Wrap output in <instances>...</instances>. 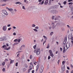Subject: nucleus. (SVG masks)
<instances>
[{"mask_svg": "<svg viewBox=\"0 0 73 73\" xmlns=\"http://www.w3.org/2000/svg\"><path fill=\"white\" fill-rule=\"evenodd\" d=\"M70 5L69 6V8H71V11H73V3L72 2H70L68 3V5Z\"/></svg>", "mask_w": 73, "mask_h": 73, "instance_id": "obj_1", "label": "nucleus"}, {"mask_svg": "<svg viewBox=\"0 0 73 73\" xmlns=\"http://www.w3.org/2000/svg\"><path fill=\"white\" fill-rule=\"evenodd\" d=\"M34 68V67H33V64H31L29 66V69L28 70L29 72H28L29 73L30 70H32V69Z\"/></svg>", "mask_w": 73, "mask_h": 73, "instance_id": "obj_2", "label": "nucleus"}, {"mask_svg": "<svg viewBox=\"0 0 73 73\" xmlns=\"http://www.w3.org/2000/svg\"><path fill=\"white\" fill-rule=\"evenodd\" d=\"M56 23H51V25L52 26V28L53 29H54L56 28Z\"/></svg>", "mask_w": 73, "mask_h": 73, "instance_id": "obj_3", "label": "nucleus"}, {"mask_svg": "<svg viewBox=\"0 0 73 73\" xmlns=\"http://www.w3.org/2000/svg\"><path fill=\"white\" fill-rule=\"evenodd\" d=\"M43 70H44V66H41V68H40V73H41L43 72Z\"/></svg>", "mask_w": 73, "mask_h": 73, "instance_id": "obj_4", "label": "nucleus"}, {"mask_svg": "<svg viewBox=\"0 0 73 73\" xmlns=\"http://www.w3.org/2000/svg\"><path fill=\"white\" fill-rule=\"evenodd\" d=\"M3 13H4V15H6L7 16V15H8V13H7V11L4 10H3Z\"/></svg>", "mask_w": 73, "mask_h": 73, "instance_id": "obj_5", "label": "nucleus"}, {"mask_svg": "<svg viewBox=\"0 0 73 73\" xmlns=\"http://www.w3.org/2000/svg\"><path fill=\"white\" fill-rule=\"evenodd\" d=\"M40 54V48H39L38 50V51L36 52V54L37 55H39Z\"/></svg>", "mask_w": 73, "mask_h": 73, "instance_id": "obj_6", "label": "nucleus"}, {"mask_svg": "<svg viewBox=\"0 0 73 73\" xmlns=\"http://www.w3.org/2000/svg\"><path fill=\"white\" fill-rule=\"evenodd\" d=\"M66 46L67 47V48L68 49L70 46V43L67 42L66 44Z\"/></svg>", "mask_w": 73, "mask_h": 73, "instance_id": "obj_7", "label": "nucleus"}, {"mask_svg": "<svg viewBox=\"0 0 73 73\" xmlns=\"http://www.w3.org/2000/svg\"><path fill=\"white\" fill-rule=\"evenodd\" d=\"M66 41H67V38L65 37L64 39V41L63 42L64 44H66Z\"/></svg>", "mask_w": 73, "mask_h": 73, "instance_id": "obj_8", "label": "nucleus"}, {"mask_svg": "<svg viewBox=\"0 0 73 73\" xmlns=\"http://www.w3.org/2000/svg\"><path fill=\"white\" fill-rule=\"evenodd\" d=\"M2 41H5L7 40V38L5 36H4L2 38Z\"/></svg>", "mask_w": 73, "mask_h": 73, "instance_id": "obj_9", "label": "nucleus"}, {"mask_svg": "<svg viewBox=\"0 0 73 73\" xmlns=\"http://www.w3.org/2000/svg\"><path fill=\"white\" fill-rule=\"evenodd\" d=\"M25 46L24 44L22 45L20 48V50H21L23 48H25Z\"/></svg>", "mask_w": 73, "mask_h": 73, "instance_id": "obj_10", "label": "nucleus"}, {"mask_svg": "<svg viewBox=\"0 0 73 73\" xmlns=\"http://www.w3.org/2000/svg\"><path fill=\"white\" fill-rule=\"evenodd\" d=\"M48 0H46L45 1V2L44 3V4H45V5H47V4H48Z\"/></svg>", "mask_w": 73, "mask_h": 73, "instance_id": "obj_11", "label": "nucleus"}, {"mask_svg": "<svg viewBox=\"0 0 73 73\" xmlns=\"http://www.w3.org/2000/svg\"><path fill=\"white\" fill-rule=\"evenodd\" d=\"M38 48H36V49L35 50L34 52L35 53H37V52L38 51Z\"/></svg>", "mask_w": 73, "mask_h": 73, "instance_id": "obj_12", "label": "nucleus"}, {"mask_svg": "<svg viewBox=\"0 0 73 73\" xmlns=\"http://www.w3.org/2000/svg\"><path fill=\"white\" fill-rule=\"evenodd\" d=\"M5 26H4L3 27V30L4 31H6V29H7V27H6V29H5Z\"/></svg>", "mask_w": 73, "mask_h": 73, "instance_id": "obj_13", "label": "nucleus"}, {"mask_svg": "<svg viewBox=\"0 0 73 73\" xmlns=\"http://www.w3.org/2000/svg\"><path fill=\"white\" fill-rule=\"evenodd\" d=\"M50 56H51L53 58V56H54V54H53V53H51L50 54Z\"/></svg>", "mask_w": 73, "mask_h": 73, "instance_id": "obj_14", "label": "nucleus"}, {"mask_svg": "<svg viewBox=\"0 0 73 73\" xmlns=\"http://www.w3.org/2000/svg\"><path fill=\"white\" fill-rule=\"evenodd\" d=\"M66 51H65V47H64V48H63V53H65V52Z\"/></svg>", "mask_w": 73, "mask_h": 73, "instance_id": "obj_15", "label": "nucleus"}, {"mask_svg": "<svg viewBox=\"0 0 73 73\" xmlns=\"http://www.w3.org/2000/svg\"><path fill=\"white\" fill-rule=\"evenodd\" d=\"M44 1H42L41 2L39 3V4H40V5H42L44 4Z\"/></svg>", "mask_w": 73, "mask_h": 73, "instance_id": "obj_16", "label": "nucleus"}, {"mask_svg": "<svg viewBox=\"0 0 73 73\" xmlns=\"http://www.w3.org/2000/svg\"><path fill=\"white\" fill-rule=\"evenodd\" d=\"M56 12V11L52 10L50 12H51V13H54V12Z\"/></svg>", "mask_w": 73, "mask_h": 73, "instance_id": "obj_17", "label": "nucleus"}, {"mask_svg": "<svg viewBox=\"0 0 73 73\" xmlns=\"http://www.w3.org/2000/svg\"><path fill=\"white\" fill-rule=\"evenodd\" d=\"M61 68L65 69V64L62 65V66H61Z\"/></svg>", "mask_w": 73, "mask_h": 73, "instance_id": "obj_18", "label": "nucleus"}, {"mask_svg": "<svg viewBox=\"0 0 73 73\" xmlns=\"http://www.w3.org/2000/svg\"><path fill=\"white\" fill-rule=\"evenodd\" d=\"M57 18H55L54 19V20H57V19H60V16H58L57 17Z\"/></svg>", "mask_w": 73, "mask_h": 73, "instance_id": "obj_19", "label": "nucleus"}, {"mask_svg": "<svg viewBox=\"0 0 73 73\" xmlns=\"http://www.w3.org/2000/svg\"><path fill=\"white\" fill-rule=\"evenodd\" d=\"M50 46L49 43H48L47 44V46L46 47V48H47V49H48V48H49Z\"/></svg>", "mask_w": 73, "mask_h": 73, "instance_id": "obj_20", "label": "nucleus"}, {"mask_svg": "<svg viewBox=\"0 0 73 73\" xmlns=\"http://www.w3.org/2000/svg\"><path fill=\"white\" fill-rule=\"evenodd\" d=\"M56 23V26H58V25H60V23Z\"/></svg>", "mask_w": 73, "mask_h": 73, "instance_id": "obj_21", "label": "nucleus"}, {"mask_svg": "<svg viewBox=\"0 0 73 73\" xmlns=\"http://www.w3.org/2000/svg\"><path fill=\"white\" fill-rule=\"evenodd\" d=\"M39 67V65H37L36 69V72H37V70H38V69Z\"/></svg>", "mask_w": 73, "mask_h": 73, "instance_id": "obj_22", "label": "nucleus"}, {"mask_svg": "<svg viewBox=\"0 0 73 73\" xmlns=\"http://www.w3.org/2000/svg\"><path fill=\"white\" fill-rule=\"evenodd\" d=\"M61 70L62 72H64V71H65V68H62L61 69Z\"/></svg>", "mask_w": 73, "mask_h": 73, "instance_id": "obj_23", "label": "nucleus"}, {"mask_svg": "<svg viewBox=\"0 0 73 73\" xmlns=\"http://www.w3.org/2000/svg\"><path fill=\"white\" fill-rule=\"evenodd\" d=\"M43 37L44 38V39L45 40H47V37H46L45 36H43Z\"/></svg>", "mask_w": 73, "mask_h": 73, "instance_id": "obj_24", "label": "nucleus"}, {"mask_svg": "<svg viewBox=\"0 0 73 73\" xmlns=\"http://www.w3.org/2000/svg\"><path fill=\"white\" fill-rule=\"evenodd\" d=\"M30 57H29V58H30V59H32V58L33 57L32 55H30Z\"/></svg>", "mask_w": 73, "mask_h": 73, "instance_id": "obj_25", "label": "nucleus"}, {"mask_svg": "<svg viewBox=\"0 0 73 73\" xmlns=\"http://www.w3.org/2000/svg\"><path fill=\"white\" fill-rule=\"evenodd\" d=\"M37 46V45L36 44L33 47V48L34 49H36V47Z\"/></svg>", "mask_w": 73, "mask_h": 73, "instance_id": "obj_26", "label": "nucleus"}, {"mask_svg": "<svg viewBox=\"0 0 73 73\" xmlns=\"http://www.w3.org/2000/svg\"><path fill=\"white\" fill-rule=\"evenodd\" d=\"M66 62V61H63L62 62V65H64V64H65V62Z\"/></svg>", "mask_w": 73, "mask_h": 73, "instance_id": "obj_27", "label": "nucleus"}, {"mask_svg": "<svg viewBox=\"0 0 73 73\" xmlns=\"http://www.w3.org/2000/svg\"><path fill=\"white\" fill-rule=\"evenodd\" d=\"M53 32H52L50 33V36H52L53 35Z\"/></svg>", "mask_w": 73, "mask_h": 73, "instance_id": "obj_28", "label": "nucleus"}, {"mask_svg": "<svg viewBox=\"0 0 73 73\" xmlns=\"http://www.w3.org/2000/svg\"><path fill=\"white\" fill-rule=\"evenodd\" d=\"M34 31H35V32H38V30H37L36 29H33Z\"/></svg>", "mask_w": 73, "mask_h": 73, "instance_id": "obj_29", "label": "nucleus"}, {"mask_svg": "<svg viewBox=\"0 0 73 73\" xmlns=\"http://www.w3.org/2000/svg\"><path fill=\"white\" fill-rule=\"evenodd\" d=\"M36 27V25L35 24H33L32 25V27Z\"/></svg>", "mask_w": 73, "mask_h": 73, "instance_id": "obj_30", "label": "nucleus"}, {"mask_svg": "<svg viewBox=\"0 0 73 73\" xmlns=\"http://www.w3.org/2000/svg\"><path fill=\"white\" fill-rule=\"evenodd\" d=\"M49 52L50 54V53H52V51L51 50H49Z\"/></svg>", "mask_w": 73, "mask_h": 73, "instance_id": "obj_31", "label": "nucleus"}, {"mask_svg": "<svg viewBox=\"0 0 73 73\" xmlns=\"http://www.w3.org/2000/svg\"><path fill=\"white\" fill-rule=\"evenodd\" d=\"M24 2L25 3H28V1L27 0H24Z\"/></svg>", "mask_w": 73, "mask_h": 73, "instance_id": "obj_32", "label": "nucleus"}, {"mask_svg": "<svg viewBox=\"0 0 73 73\" xmlns=\"http://www.w3.org/2000/svg\"><path fill=\"white\" fill-rule=\"evenodd\" d=\"M55 17L54 16H53L51 18V19L52 20H54V18Z\"/></svg>", "mask_w": 73, "mask_h": 73, "instance_id": "obj_33", "label": "nucleus"}, {"mask_svg": "<svg viewBox=\"0 0 73 73\" xmlns=\"http://www.w3.org/2000/svg\"><path fill=\"white\" fill-rule=\"evenodd\" d=\"M9 11H12L13 9H9Z\"/></svg>", "mask_w": 73, "mask_h": 73, "instance_id": "obj_34", "label": "nucleus"}, {"mask_svg": "<svg viewBox=\"0 0 73 73\" xmlns=\"http://www.w3.org/2000/svg\"><path fill=\"white\" fill-rule=\"evenodd\" d=\"M35 29H39L38 27L37 26L35 27Z\"/></svg>", "mask_w": 73, "mask_h": 73, "instance_id": "obj_35", "label": "nucleus"}, {"mask_svg": "<svg viewBox=\"0 0 73 73\" xmlns=\"http://www.w3.org/2000/svg\"><path fill=\"white\" fill-rule=\"evenodd\" d=\"M70 31H73V27H71V28L70 29Z\"/></svg>", "mask_w": 73, "mask_h": 73, "instance_id": "obj_36", "label": "nucleus"}, {"mask_svg": "<svg viewBox=\"0 0 73 73\" xmlns=\"http://www.w3.org/2000/svg\"><path fill=\"white\" fill-rule=\"evenodd\" d=\"M3 72H5V68H3V69H2Z\"/></svg>", "mask_w": 73, "mask_h": 73, "instance_id": "obj_37", "label": "nucleus"}, {"mask_svg": "<svg viewBox=\"0 0 73 73\" xmlns=\"http://www.w3.org/2000/svg\"><path fill=\"white\" fill-rule=\"evenodd\" d=\"M15 66H18V62H17L15 64Z\"/></svg>", "mask_w": 73, "mask_h": 73, "instance_id": "obj_38", "label": "nucleus"}, {"mask_svg": "<svg viewBox=\"0 0 73 73\" xmlns=\"http://www.w3.org/2000/svg\"><path fill=\"white\" fill-rule=\"evenodd\" d=\"M9 1V0H3V2H6V1Z\"/></svg>", "mask_w": 73, "mask_h": 73, "instance_id": "obj_39", "label": "nucleus"}, {"mask_svg": "<svg viewBox=\"0 0 73 73\" xmlns=\"http://www.w3.org/2000/svg\"><path fill=\"white\" fill-rule=\"evenodd\" d=\"M63 4H64V5H65V4H66V1H64V2H63Z\"/></svg>", "mask_w": 73, "mask_h": 73, "instance_id": "obj_40", "label": "nucleus"}, {"mask_svg": "<svg viewBox=\"0 0 73 73\" xmlns=\"http://www.w3.org/2000/svg\"><path fill=\"white\" fill-rule=\"evenodd\" d=\"M2 65H3V66H4V65H5V62H3L2 63Z\"/></svg>", "mask_w": 73, "mask_h": 73, "instance_id": "obj_41", "label": "nucleus"}, {"mask_svg": "<svg viewBox=\"0 0 73 73\" xmlns=\"http://www.w3.org/2000/svg\"><path fill=\"white\" fill-rule=\"evenodd\" d=\"M61 30H62V31H65V29L64 28H62L61 29Z\"/></svg>", "mask_w": 73, "mask_h": 73, "instance_id": "obj_42", "label": "nucleus"}, {"mask_svg": "<svg viewBox=\"0 0 73 73\" xmlns=\"http://www.w3.org/2000/svg\"><path fill=\"white\" fill-rule=\"evenodd\" d=\"M50 56H49L48 57V60H50Z\"/></svg>", "mask_w": 73, "mask_h": 73, "instance_id": "obj_43", "label": "nucleus"}, {"mask_svg": "<svg viewBox=\"0 0 73 73\" xmlns=\"http://www.w3.org/2000/svg\"><path fill=\"white\" fill-rule=\"evenodd\" d=\"M49 29H50V30H51V29H52V27H49Z\"/></svg>", "mask_w": 73, "mask_h": 73, "instance_id": "obj_44", "label": "nucleus"}, {"mask_svg": "<svg viewBox=\"0 0 73 73\" xmlns=\"http://www.w3.org/2000/svg\"><path fill=\"white\" fill-rule=\"evenodd\" d=\"M14 61L13 60H11L10 62V64H12V62H13Z\"/></svg>", "mask_w": 73, "mask_h": 73, "instance_id": "obj_45", "label": "nucleus"}, {"mask_svg": "<svg viewBox=\"0 0 73 73\" xmlns=\"http://www.w3.org/2000/svg\"><path fill=\"white\" fill-rule=\"evenodd\" d=\"M11 29H12V28H11V27H10L8 29V31H10V30H11Z\"/></svg>", "mask_w": 73, "mask_h": 73, "instance_id": "obj_46", "label": "nucleus"}, {"mask_svg": "<svg viewBox=\"0 0 73 73\" xmlns=\"http://www.w3.org/2000/svg\"><path fill=\"white\" fill-rule=\"evenodd\" d=\"M19 3H20V2H17L16 3V4H19Z\"/></svg>", "mask_w": 73, "mask_h": 73, "instance_id": "obj_47", "label": "nucleus"}, {"mask_svg": "<svg viewBox=\"0 0 73 73\" xmlns=\"http://www.w3.org/2000/svg\"><path fill=\"white\" fill-rule=\"evenodd\" d=\"M45 42H46V40L44 41L43 43V45H44V44H45Z\"/></svg>", "mask_w": 73, "mask_h": 73, "instance_id": "obj_48", "label": "nucleus"}, {"mask_svg": "<svg viewBox=\"0 0 73 73\" xmlns=\"http://www.w3.org/2000/svg\"><path fill=\"white\" fill-rule=\"evenodd\" d=\"M22 9H25V7L24 6H23L22 7Z\"/></svg>", "mask_w": 73, "mask_h": 73, "instance_id": "obj_49", "label": "nucleus"}, {"mask_svg": "<svg viewBox=\"0 0 73 73\" xmlns=\"http://www.w3.org/2000/svg\"><path fill=\"white\" fill-rule=\"evenodd\" d=\"M67 69H68V70H70V68L69 67H67Z\"/></svg>", "mask_w": 73, "mask_h": 73, "instance_id": "obj_50", "label": "nucleus"}, {"mask_svg": "<svg viewBox=\"0 0 73 73\" xmlns=\"http://www.w3.org/2000/svg\"><path fill=\"white\" fill-rule=\"evenodd\" d=\"M17 43H14L13 44V45H14V46H15V45H17Z\"/></svg>", "mask_w": 73, "mask_h": 73, "instance_id": "obj_51", "label": "nucleus"}, {"mask_svg": "<svg viewBox=\"0 0 73 73\" xmlns=\"http://www.w3.org/2000/svg\"><path fill=\"white\" fill-rule=\"evenodd\" d=\"M11 26V24H9L7 25V27H9Z\"/></svg>", "mask_w": 73, "mask_h": 73, "instance_id": "obj_52", "label": "nucleus"}, {"mask_svg": "<svg viewBox=\"0 0 73 73\" xmlns=\"http://www.w3.org/2000/svg\"><path fill=\"white\" fill-rule=\"evenodd\" d=\"M17 41V39H15L14 40V41H15V42H16Z\"/></svg>", "mask_w": 73, "mask_h": 73, "instance_id": "obj_53", "label": "nucleus"}, {"mask_svg": "<svg viewBox=\"0 0 73 73\" xmlns=\"http://www.w3.org/2000/svg\"><path fill=\"white\" fill-rule=\"evenodd\" d=\"M60 60H58V64H59V63H60Z\"/></svg>", "mask_w": 73, "mask_h": 73, "instance_id": "obj_54", "label": "nucleus"}, {"mask_svg": "<svg viewBox=\"0 0 73 73\" xmlns=\"http://www.w3.org/2000/svg\"><path fill=\"white\" fill-rule=\"evenodd\" d=\"M67 27H68L69 28H70V27L69 26V25H67Z\"/></svg>", "mask_w": 73, "mask_h": 73, "instance_id": "obj_55", "label": "nucleus"}, {"mask_svg": "<svg viewBox=\"0 0 73 73\" xmlns=\"http://www.w3.org/2000/svg\"><path fill=\"white\" fill-rule=\"evenodd\" d=\"M32 73H35V70H32Z\"/></svg>", "mask_w": 73, "mask_h": 73, "instance_id": "obj_56", "label": "nucleus"}, {"mask_svg": "<svg viewBox=\"0 0 73 73\" xmlns=\"http://www.w3.org/2000/svg\"><path fill=\"white\" fill-rule=\"evenodd\" d=\"M16 33H13V35H14V36H16Z\"/></svg>", "mask_w": 73, "mask_h": 73, "instance_id": "obj_57", "label": "nucleus"}, {"mask_svg": "<svg viewBox=\"0 0 73 73\" xmlns=\"http://www.w3.org/2000/svg\"><path fill=\"white\" fill-rule=\"evenodd\" d=\"M72 1V0H68V2H71Z\"/></svg>", "mask_w": 73, "mask_h": 73, "instance_id": "obj_58", "label": "nucleus"}, {"mask_svg": "<svg viewBox=\"0 0 73 73\" xmlns=\"http://www.w3.org/2000/svg\"><path fill=\"white\" fill-rule=\"evenodd\" d=\"M13 29H16V27L15 26H13Z\"/></svg>", "mask_w": 73, "mask_h": 73, "instance_id": "obj_59", "label": "nucleus"}, {"mask_svg": "<svg viewBox=\"0 0 73 73\" xmlns=\"http://www.w3.org/2000/svg\"><path fill=\"white\" fill-rule=\"evenodd\" d=\"M6 5V4H4L2 5V6H5V5Z\"/></svg>", "mask_w": 73, "mask_h": 73, "instance_id": "obj_60", "label": "nucleus"}, {"mask_svg": "<svg viewBox=\"0 0 73 73\" xmlns=\"http://www.w3.org/2000/svg\"><path fill=\"white\" fill-rule=\"evenodd\" d=\"M18 42H20V39H19L17 40Z\"/></svg>", "mask_w": 73, "mask_h": 73, "instance_id": "obj_61", "label": "nucleus"}, {"mask_svg": "<svg viewBox=\"0 0 73 73\" xmlns=\"http://www.w3.org/2000/svg\"><path fill=\"white\" fill-rule=\"evenodd\" d=\"M6 46L5 45H4L3 46V48H5Z\"/></svg>", "mask_w": 73, "mask_h": 73, "instance_id": "obj_62", "label": "nucleus"}, {"mask_svg": "<svg viewBox=\"0 0 73 73\" xmlns=\"http://www.w3.org/2000/svg\"><path fill=\"white\" fill-rule=\"evenodd\" d=\"M70 66L71 67V68H73V66L72 64L70 65Z\"/></svg>", "mask_w": 73, "mask_h": 73, "instance_id": "obj_63", "label": "nucleus"}, {"mask_svg": "<svg viewBox=\"0 0 73 73\" xmlns=\"http://www.w3.org/2000/svg\"><path fill=\"white\" fill-rule=\"evenodd\" d=\"M66 72V73H69V70H67Z\"/></svg>", "mask_w": 73, "mask_h": 73, "instance_id": "obj_64", "label": "nucleus"}]
</instances>
